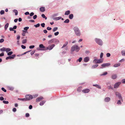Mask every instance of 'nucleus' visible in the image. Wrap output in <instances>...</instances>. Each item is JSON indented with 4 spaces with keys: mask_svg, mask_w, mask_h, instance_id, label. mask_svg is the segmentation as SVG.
<instances>
[{
    "mask_svg": "<svg viewBox=\"0 0 125 125\" xmlns=\"http://www.w3.org/2000/svg\"><path fill=\"white\" fill-rule=\"evenodd\" d=\"M70 13V11L68 10L65 12L64 14L65 15H69Z\"/></svg>",
    "mask_w": 125,
    "mask_h": 125,
    "instance_id": "6ab92c4d",
    "label": "nucleus"
},
{
    "mask_svg": "<svg viewBox=\"0 0 125 125\" xmlns=\"http://www.w3.org/2000/svg\"><path fill=\"white\" fill-rule=\"evenodd\" d=\"M54 42L57 44L59 43V40L55 38H54Z\"/></svg>",
    "mask_w": 125,
    "mask_h": 125,
    "instance_id": "ddd939ff",
    "label": "nucleus"
},
{
    "mask_svg": "<svg viewBox=\"0 0 125 125\" xmlns=\"http://www.w3.org/2000/svg\"><path fill=\"white\" fill-rule=\"evenodd\" d=\"M11 56H9L6 58V59L7 60L9 59H11Z\"/></svg>",
    "mask_w": 125,
    "mask_h": 125,
    "instance_id": "c03bdc74",
    "label": "nucleus"
},
{
    "mask_svg": "<svg viewBox=\"0 0 125 125\" xmlns=\"http://www.w3.org/2000/svg\"><path fill=\"white\" fill-rule=\"evenodd\" d=\"M4 99V98L3 97H0V100L1 101L3 100Z\"/></svg>",
    "mask_w": 125,
    "mask_h": 125,
    "instance_id": "e2e57ef3",
    "label": "nucleus"
},
{
    "mask_svg": "<svg viewBox=\"0 0 125 125\" xmlns=\"http://www.w3.org/2000/svg\"><path fill=\"white\" fill-rule=\"evenodd\" d=\"M9 25V24L8 23H7L4 26V28L5 30H7L8 28Z\"/></svg>",
    "mask_w": 125,
    "mask_h": 125,
    "instance_id": "a211bd4d",
    "label": "nucleus"
},
{
    "mask_svg": "<svg viewBox=\"0 0 125 125\" xmlns=\"http://www.w3.org/2000/svg\"><path fill=\"white\" fill-rule=\"evenodd\" d=\"M73 14H70L69 16V18L71 19H73Z\"/></svg>",
    "mask_w": 125,
    "mask_h": 125,
    "instance_id": "393cba45",
    "label": "nucleus"
},
{
    "mask_svg": "<svg viewBox=\"0 0 125 125\" xmlns=\"http://www.w3.org/2000/svg\"><path fill=\"white\" fill-rule=\"evenodd\" d=\"M21 47L22 49H25L26 48V46H25L23 45H21Z\"/></svg>",
    "mask_w": 125,
    "mask_h": 125,
    "instance_id": "603ef678",
    "label": "nucleus"
},
{
    "mask_svg": "<svg viewBox=\"0 0 125 125\" xmlns=\"http://www.w3.org/2000/svg\"><path fill=\"white\" fill-rule=\"evenodd\" d=\"M43 31L45 33H46L47 32V31L46 30H44Z\"/></svg>",
    "mask_w": 125,
    "mask_h": 125,
    "instance_id": "774afa93",
    "label": "nucleus"
},
{
    "mask_svg": "<svg viewBox=\"0 0 125 125\" xmlns=\"http://www.w3.org/2000/svg\"><path fill=\"white\" fill-rule=\"evenodd\" d=\"M40 10L41 12H43L45 11V8L44 7H42L40 9Z\"/></svg>",
    "mask_w": 125,
    "mask_h": 125,
    "instance_id": "2eb2a0df",
    "label": "nucleus"
},
{
    "mask_svg": "<svg viewBox=\"0 0 125 125\" xmlns=\"http://www.w3.org/2000/svg\"><path fill=\"white\" fill-rule=\"evenodd\" d=\"M29 116V113H27L26 114V117H28Z\"/></svg>",
    "mask_w": 125,
    "mask_h": 125,
    "instance_id": "338daca9",
    "label": "nucleus"
},
{
    "mask_svg": "<svg viewBox=\"0 0 125 125\" xmlns=\"http://www.w3.org/2000/svg\"><path fill=\"white\" fill-rule=\"evenodd\" d=\"M20 38V36L19 35H18L17 36V39L18 40H19Z\"/></svg>",
    "mask_w": 125,
    "mask_h": 125,
    "instance_id": "052dcab7",
    "label": "nucleus"
},
{
    "mask_svg": "<svg viewBox=\"0 0 125 125\" xmlns=\"http://www.w3.org/2000/svg\"><path fill=\"white\" fill-rule=\"evenodd\" d=\"M45 101H42V102H40V105H42L44 104V103H45Z\"/></svg>",
    "mask_w": 125,
    "mask_h": 125,
    "instance_id": "7c9ffc66",
    "label": "nucleus"
},
{
    "mask_svg": "<svg viewBox=\"0 0 125 125\" xmlns=\"http://www.w3.org/2000/svg\"><path fill=\"white\" fill-rule=\"evenodd\" d=\"M0 14L1 15H2L4 13V10H1L0 12Z\"/></svg>",
    "mask_w": 125,
    "mask_h": 125,
    "instance_id": "ea45409f",
    "label": "nucleus"
},
{
    "mask_svg": "<svg viewBox=\"0 0 125 125\" xmlns=\"http://www.w3.org/2000/svg\"><path fill=\"white\" fill-rule=\"evenodd\" d=\"M47 29L48 30H51L52 29V28L51 27H48L47 28Z\"/></svg>",
    "mask_w": 125,
    "mask_h": 125,
    "instance_id": "13d9d810",
    "label": "nucleus"
},
{
    "mask_svg": "<svg viewBox=\"0 0 125 125\" xmlns=\"http://www.w3.org/2000/svg\"><path fill=\"white\" fill-rule=\"evenodd\" d=\"M117 77V75L116 74H113L111 76L112 78L114 79H116Z\"/></svg>",
    "mask_w": 125,
    "mask_h": 125,
    "instance_id": "dca6fc26",
    "label": "nucleus"
},
{
    "mask_svg": "<svg viewBox=\"0 0 125 125\" xmlns=\"http://www.w3.org/2000/svg\"><path fill=\"white\" fill-rule=\"evenodd\" d=\"M42 16L43 18H45V20L47 19V17L45 16V15L44 14H42Z\"/></svg>",
    "mask_w": 125,
    "mask_h": 125,
    "instance_id": "72a5a7b5",
    "label": "nucleus"
},
{
    "mask_svg": "<svg viewBox=\"0 0 125 125\" xmlns=\"http://www.w3.org/2000/svg\"><path fill=\"white\" fill-rule=\"evenodd\" d=\"M54 38L51 39V40H49L48 42V43L49 44H50L51 43H53L54 42Z\"/></svg>",
    "mask_w": 125,
    "mask_h": 125,
    "instance_id": "f3484780",
    "label": "nucleus"
},
{
    "mask_svg": "<svg viewBox=\"0 0 125 125\" xmlns=\"http://www.w3.org/2000/svg\"><path fill=\"white\" fill-rule=\"evenodd\" d=\"M18 100H21L22 101H26V99L25 98H18Z\"/></svg>",
    "mask_w": 125,
    "mask_h": 125,
    "instance_id": "b1692460",
    "label": "nucleus"
},
{
    "mask_svg": "<svg viewBox=\"0 0 125 125\" xmlns=\"http://www.w3.org/2000/svg\"><path fill=\"white\" fill-rule=\"evenodd\" d=\"M29 28L28 27H25L24 28V30H27L29 29Z\"/></svg>",
    "mask_w": 125,
    "mask_h": 125,
    "instance_id": "49530a36",
    "label": "nucleus"
},
{
    "mask_svg": "<svg viewBox=\"0 0 125 125\" xmlns=\"http://www.w3.org/2000/svg\"><path fill=\"white\" fill-rule=\"evenodd\" d=\"M55 45L54 44H52L51 45L48 47H47V49L51 50H52L54 46Z\"/></svg>",
    "mask_w": 125,
    "mask_h": 125,
    "instance_id": "6e6552de",
    "label": "nucleus"
},
{
    "mask_svg": "<svg viewBox=\"0 0 125 125\" xmlns=\"http://www.w3.org/2000/svg\"><path fill=\"white\" fill-rule=\"evenodd\" d=\"M69 19H67L66 20L64 21V22L66 23H68L69 22Z\"/></svg>",
    "mask_w": 125,
    "mask_h": 125,
    "instance_id": "4c0bfd02",
    "label": "nucleus"
},
{
    "mask_svg": "<svg viewBox=\"0 0 125 125\" xmlns=\"http://www.w3.org/2000/svg\"><path fill=\"white\" fill-rule=\"evenodd\" d=\"M80 48L76 45H73L71 48V52H73L75 51L76 52H78L80 50Z\"/></svg>",
    "mask_w": 125,
    "mask_h": 125,
    "instance_id": "f257e3e1",
    "label": "nucleus"
},
{
    "mask_svg": "<svg viewBox=\"0 0 125 125\" xmlns=\"http://www.w3.org/2000/svg\"><path fill=\"white\" fill-rule=\"evenodd\" d=\"M3 103L6 104H8L9 103V102L8 101H6L5 100H3Z\"/></svg>",
    "mask_w": 125,
    "mask_h": 125,
    "instance_id": "79ce46f5",
    "label": "nucleus"
},
{
    "mask_svg": "<svg viewBox=\"0 0 125 125\" xmlns=\"http://www.w3.org/2000/svg\"><path fill=\"white\" fill-rule=\"evenodd\" d=\"M37 15H35L33 16V18L34 19H35L37 18Z\"/></svg>",
    "mask_w": 125,
    "mask_h": 125,
    "instance_id": "6e6d98bb",
    "label": "nucleus"
},
{
    "mask_svg": "<svg viewBox=\"0 0 125 125\" xmlns=\"http://www.w3.org/2000/svg\"><path fill=\"white\" fill-rule=\"evenodd\" d=\"M43 99V98L42 97H40L37 98L36 100V102H39L41 100Z\"/></svg>",
    "mask_w": 125,
    "mask_h": 125,
    "instance_id": "9b49d317",
    "label": "nucleus"
},
{
    "mask_svg": "<svg viewBox=\"0 0 125 125\" xmlns=\"http://www.w3.org/2000/svg\"><path fill=\"white\" fill-rule=\"evenodd\" d=\"M35 52V51H32L31 52V55H33L34 53Z\"/></svg>",
    "mask_w": 125,
    "mask_h": 125,
    "instance_id": "5fc2aeb1",
    "label": "nucleus"
},
{
    "mask_svg": "<svg viewBox=\"0 0 125 125\" xmlns=\"http://www.w3.org/2000/svg\"><path fill=\"white\" fill-rule=\"evenodd\" d=\"M121 54L123 56H125V51H121Z\"/></svg>",
    "mask_w": 125,
    "mask_h": 125,
    "instance_id": "f704fd0d",
    "label": "nucleus"
},
{
    "mask_svg": "<svg viewBox=\"0 0 125 125\" xmlns=\"http://www.w3.org/2000/svg\"><path fill=\"white\" fill-rule=\"evenodd\" d=\"M121 82H120L116 83L114 85V88H118L119 87V85L121 84Z\"/></svg>",
    "mask_w": 125,
    "mask_h": 125,
    "instance_id": "423d86ee",
    "label": "nucleus"
},
{
    "mask_svg": "<svg viewBox=\"0 0 125 125\" xmlns=\"http://www.w3.org/2000/svg\"><path fill=\"white\" fill-rule=\"evenodd\" d=\"M68 44V42H66L62 46V48H63L65 47Z\"/></svg>",
    "mask_w": 125,
    "mask_h": 125,
    "instance_id": "412c9836",
    "label": "nucleus"
},
{
    "mask_svg": "<svg viewBox=\"0 0 125 125\" xmlns=\"http://www.w3.org/2000/svg\"><path fill=\"white\" fill-rule=\"evenodd\" d=\"M109 100V97H106L105 99V102H108Z\"/></svg>",
    "mask_w": 125,
    "mask_h": 125,
    "instance_id": "2f4dec72",
    "label": "nucleus"
},
{
    "mask_svg": "<svg viewBox=\"0 0 125 125\" xmlns=\"http://www.w3.org/2000/svg\"><path fill=\"white\" fill-rule=\"evenodd\" d=\"M115 94L117 96H118L120 99L122 100V97L120 93L118 92H116L115 93Z\"/></svg>",
    "mask_w": 125,
    "mask_h": 125,
    "instance_id": "1a4fd4ad",
    "label": "nucleus"
},
{
    "mask_svg": "<svg viewBox=\"0 0 125 125\" xmlns=\"http://www.w3.org/2000/svg\"><path fill=\"white\" fill-rule=\"evenodd\" d=\"M26 32V31L24 30L22 31V35L23 36H24L25 35V33Z\"/></svg>",
    "mask_w": 125,
    "mask_h": 125,
    "instance_id": "c756f323",
    "label": "nucleus"
},
{
    "mask_svg": "<svg viewBox=\"0 0 125 125\" xmlns=\"http://www.w3.org/2000/svg\"><path fill=\"white\" fill-rule=\"evenodd\" d=\"M90 91V90L89 89H86L83 90L82 91L83 92L85 93H88Z\"/></svg>",
    "mask_w": 125,
    "mask_h": 125,
    "instance_id": "9d476101",
    "label": "nucleus"
},
{
    "mask_svg": "<svg viewBox=\"0 0 125 125\" xmlns=\"http://www.w3.org/2000/svg\"><path fill=\"white\" fill-rule=\"evenodd\" d=\"M107 74V72H105L104 73H103L102 74H101L100 75V76H103V75H106Z\"/></svg>",
    "mask_w": 125,
    "mask_h": 125,
    "instance_id": "cd10ccee",
    "label": "nucleus"
},
{
    "mask_svg": "<svg viewBox=\"0 0 125 125\" xmlns=\"http://www.w3.org/2000/svg\"><path fill=\"white\" fill-rule=\"evenodd\" d=\"M12 111L14 112H16V108H13V109H12Z\"/></svg>",
    "mask_w": 125,
    "mask_h": 125,
    "instance_id": "bf43d9fd",
    "label": "nucleus"
},
{
    "mask_svg": "<svg viewBox=\"0 0 125 125\" xmlns=\"http://www.w3.org/2000/svg\"><path fill=\"white\" fill-rule=\"evenodd\" d=\"M1 90L4 92H6V90L3 87H2L1 88Z\"/></svg>",
    "mask_w": 125,
    "mask_h": 125,
    "instance_id": "864d4df0",
    "label": "nucleus"
},
{
    "mask_svg": "<svg viewBox=\"0 0 125 125\" xmlns=\"http://www.w3.org/2000/svg\"><path fill=\"white\" fill-rule=\"evenodd\" d=\"M41 25L42 27H45V24L44 23H43L41 24Z\"/></svg>",
    "mask_w": 125,
    "mask_h": 125,
    "instance_id": "a18cd8bd",
    "label": "nucleus"
},
{
    "mask_svg": "<svg viewBox=\"0 0 125 125\" xmlns=\"http://www.w3.org/2000/svg\"><path fill=\"white\" fill-rule=\"evenodd\" d=\"M40 26V24L39 23H38L37 24L34 25V26L36 28Z\"/></svg>",
    "mask_w": 125,
    "mask_h": 125,
    "instance_id": "a19ab883",
    "label": "nucleus"
},
{
    "mask_svg": "<svg viewBox=\"0 0 125 125\" xmlns=\"http://www.w3.org/2000/svg\"><path fill=\"white\" fill-rule=\"evenodd\" d=\"M4 41V39H1L0 40V42L2 43Z\"/></svg>",
    "mask_w": 125,
    "mask_h": 125,
    "instance_id": "4d7b16f0",
    "label": "nucleus"
},
{
    "mask_svg": "<svg viewBox=\"0 0 125 125\" xmlns=\"http://www.w3.org/2000/svg\"><path fill=\"white\" fill-rule=\"evenodd\" d=\"M117 104H121V101L120 100H118L117 101Z\"/></svg>",
    "mask_w": 125,
    "mask_h": 125,
    "instance_id": "8fccbe9b",
    "label": "nucleus"
},
{
    "mask_svg": "<svg viewBox=\"0 0 125 125\" xmlns=\"http://www.w3.org/2000/svg\"><path fill=\"white\" fill-rule=\"evenodd\" d=\"M73 30L76 36H79L81 35V34L80 30H79L78 27H74L73 28Z\"/></svg>",
    "mask_w": 125,
    "mask_h": 125,
    "instance_id": "f03ea898",
    "label": "nucleus"
},
{
    "mask_svg": "<svg viewBox=\"0 0 125 125\" xmlns=\"http://www.w3.org/2000/svg\"><path fill=\"white\" fill-rule=\"evenodd\" d=\"M27 42V40L25 39L23 40L22 41V44H23L26 43Z\"/></svg>",
    "mask_w": 125,
    "mask_h": 125,
    "instance_id": "e433bc0d",
    "label": "nucleus"
},
{
    "mask_svg": "<svg viewBox=\"0 0 125 125\" xmlns=\"http://www.w3.org/2000/svg\"><path fill=\"white\" fill-rule=\"evenodd\" d=\"M11 50V49L9 48H6V51L7 53H8V52Z\"/></svg>",
    "mask_w": 125,
    "mask_h": 125,
    "instance_id": "5701e85b",
    "label": "nucleus"
},
{
    "mask_svg": "<svg viewBox=\"0 0 125 125\" xmlns=\"http://www.w3.org/2000/svg\"><path fill=\"white\" fill-rule=\"evenodd\" d=\"M58 29V28L57 27L54 28L53 29V31L54 32L56 31Z\"/></svg>",
    "mask_w": 125,
    "mask_h": 125,
    "instance_id": "c9c22d12",
    "label": "nucleus"
},
{
    "mask_svg": "<svg viewBox=\"0 0 125 125\" xmlns=\"http://www.w3.org/2000/svg\"><path fill=\"white\" fill-rule=\"evenodd\" d=\"M89 60V58L88 57H85L84 59V61L85 62H88Z\"/></svg>",
    "mask_w": 125,
    "mask_h": 125,
    "instance_id": "f8f14e48",
    "label": "nucleus"
},
{
    "mask_svg": "<svg viewBox=\"0 0 125 125\" xmlns=\"http://www.w3.org/2000/svg\"><path fill=\"white\" fill-rule=\"evenodd\" d=\"M34 14L33 12H32L30 13V16H33L34 15Z\"/></svg>",
    "mask_w": 125,
    "mask_h": 125,
    "instance_id": "0e129e2a",
    "label": "nucleus"
},
{
    "mask_svg": "<svg viewBox=\"0 0 125 125\" xmlns=\"http://www.w3.org/2000/svg\"><path fill=\"white\" fill-rule=\"evenodd\" d=\"M103 53L101 52L100 55V58H102V57H103Z\"/></svg>",
    "mask_w": 125,
    "mask_h": 125,
    "instance_id": "3c124183",
    "label": "nucleus"
},
{
    "mask_svg": "<svg viewBox=\"0 0 125 125\" xmlns=\"http://www.w3.org/2000/svg\"><path fill=\"white\" fill-rule=\"evenodd\" d=\"M109 64L108 63H104L101 65V67H100V68L101 69H102L108 67L109 66Z\"/></svg>",
    "mask_w": 125,
    "mask_h": 125,
    "instance_id": "0eeeda50",
    "label": "nucleus"
},
{
    "mask_svg": "<svg viewBox=\"0 0 125 125\" xmlns=\"http://www.w3.org/2000/svg\"><path fill=\"white\" fill-rule=\"evenodd\" d=\"M11 56V57L12 59H13L16 56V55L15 54H13Z\"/></svg>",
    "mask_w": 125,
    "mask_h": 125,
    "instance_id": "09e8293b",
    "label": "nucleus"
},
{
    "mask_svg": "<svg viewBox=\"0 0 125 125\" xmlns=\"http://www.w3.org/2000/svg\"><path fill=\"white\" fill-rule=\"evenodd\" d=\"M59 32L58 31H57L56 32H55L54 34L55 36H56L58 35L59 34Z\"/></svg>",
    "mask_w": 125,
    "mask_h": 125,
    "instance_id": "37998d69",
    "label": "nucleus"
},
{
    "mask_svg": "<svg viewBox=\"0 0 125 125\" xmlns=\"http://www.w3.org/2000/svg\"><path fill=\"white\" fill-rule=\"evenodd\" d=\"M82 60V57H80L79 58V59H78L77 61V62H78V61L79 62H81Z\"/></svg>",
    "mask_w": 125,
    "mask_h": 125,
    "instance_id": "58836bf2",
    "label": "nucleus"
},
{
    "mask_svg": "<svg viewBox=\"0 0 125 125\" xmlns=\"http://www.w3.org/2000/svg\"><path fill=\"white\" fill-rule=\"evenodd\" d=\"M13 52L12 51H10L9 52H8L7 53V55L8 56L11 55L12 53Z\"/></svg>",
    "mask_w": 125,
    "mask_h": 125,
    "instance_id": "473e14b6",
    "label": "nucleus"
},
{
    "mask_svg": "<svg viewBox=\"0 0 125 125\" xmlns=\"http://www.w3.org/2000/svg\"><path fill=\"white\" fill-rule=\"evenodd\" d=\"M35 47V46L34 45H31L29 46V48L30 49H32L34 48Z\"/></svg>",
    "mask_w": 125,
    "mask_h": 125,
    "instance_id": "de8ad7c7",
    "label": "nucleus"
},
{
    "mask_svg": "<svg viewBox=\"0 0 125 125\" xmlns=\"http://www.w3.org/2000/svg\"><path fill=\"white\" fill-rule=\"evenodd\" d=\"M6 48L3 47L0 49V51H6Z\"/></svg>",
    "mask_w": 125,
    "mask_h": 125,
    "instance_id": "c85d7f7f",
    "label": "nucleus"
},
{
    "mask_svg": "<svg viewBox=\"0 0 125 125\" xmlns=\"http://www.w3.org/2000/svg\"><path fill=\"white\" fill-rule=\"evenodd\" d=\"M39 47L41 48H45V47L44 46L43 44H41L39 45Z\"/></svg>",
    "mask_w": 125,
    "mask_h": 125,
    "instance_id": "a878e982",
    "label": "nucleus"
},
{
    "mask_svg": "<svg viewBox=\"0 0 125 125\" xmlns=\"http://www.w3.org/2000/svg\"><path fill=\"white\" fill-rule=\"evenodd\" d=\"M93 86H94L98 88V89H101V86L98 84H93Z\"/></svg>",
    "mask_w": 125,
    "mask_h": 125,
    "instance_id": "4468645a",
    "label": "nucleus"
},
{
    "mask_svg": "<svg viewBox=\"0 0 125 125\" xmlns=\"http://www.w3.org/2000/svg\"><path fill=\"white\" fill-rule=\"evenodd\" d=\"M122 83H125V79L122 80Z\"/></svg>",
    "mask_w": 125,
    "mask_h": 125,
    "instance_id": "680f3d73",
    "label": "nucleus"
},
{
    "mask_svg": "<svg viewBox=\"0 0 125 125\" xmlns=\"http://www.w3.org/2000/svg\"><path fill=\"white\" fill-rule=\"evenodd\" d=\"M103 61V59L102 58L99 59H94L93 61V62L95 64L100 63H102Z\"/></svg>",
    "mask_w": 125,
    "mask_h": 125,
    "instance_id": "7ed1b4c3",
    "label": "nucleus"
},
{
    "mask_svg": "<svg viewBox=\"0 0 125 125\" xmlns=\"http://www.w3.org/2000/svg\"><path fill=\"white\" fill-rule=\"evenodd\" d=\"M98 66V65L97 64L93 65L92 66V69L94 68H95L97 67Z\"/></svg>",
    "mask_w": 125,
    "mask_h": 125,
    "instance_id": "4be33fe9",
    "label": "nucleus"
},
{
    "mask_svg": "<svg viewBox=\"0 0 125 125\" xmlns=\"http://www.w3.org/2000/svg\"><path fill=\"white\" fill-rule=\"evenodd\" d=\"M13 12L15 13V15H17L18 14V11L16 10H13Z\"/></svg>",
    "mask_w": 125,
    "mask_h": 125,
    "instance_id": "bb28decb",
    "label": "nucleus"
},
{
    "mask_svg": "<svg viewBox=\"0 0 125 125\" xmlns=\"http://www.w3.org/2000/svg\"><path fill=\"white\" fill-rule=\"evenodd\" d=\"M25 15H27L29 14V13L28 12H27L25 13Z\"/></svg>",
    "mask_w": 125,
    "mask_h": 125,
    "instance_id": "69168bd1",
    "label": "nucleus"
},
{
    "mask_svg": "<svg viewBox=\"0 0 125 125\" xmlns=\"http://www.w3.org/2000/svg\"><path fill=\"white\" fill-rule=\"evenodd\" d=\"M120 65V63H118L115 64L114 65V66L115 67H117L119 66Z\"/></svg>",
    "mask_w": 125,
    "mask_h": 125,
    "instance_id": "aec40b11",
    "label": "nucleus"
},
{
    "mask_svg": "<svg viewBox=\"0 0 125 125\" xmlns=\"http://www.w3.org/2000/svg\"><path fill=\"white\" fill-rule=\"evenodd\" d=\"M95 41L96 42L100 45H102L103 44V42L100 39L97 38H95Z\"/></svg>",
    "mask_w": 125,
    "mask_h": 125,
    "instance_id": "20e7f679",
    "label": "nucleus"
},
{
    "mask_svg": "<svg viewBox=\"0 0 125 125\" xmlns=\"http://www.w3.org/2000/svg\"><path fill=\"white\" fill-rule=\"evenodd\" d=\"M33 97L32 95L30 94L26 95L25 96V99H26V101L32 99Z\"/></svg>",
    "mask_w": 125,
    "mask_h": 125,
    "instance_id": "39448f33",
    "label": "nucleus"
}]
</instances>
